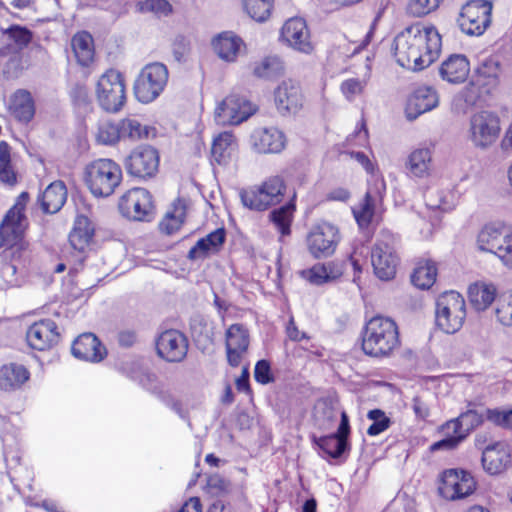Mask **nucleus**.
Returning a JSON list of instances; mask_svg holds the SVG:
<instances>
[{
  "instance_id": "f257e3e1",
  "label": "nucleus",
  "mask_w": 512,
  "mask_h": 512,
  "mask_svg": "<svg viewBox=\"0 0 512 512\" xmlns=\"http://www.w3.org/2000/svg\"><path fill=\"white\" fill-rule=\"evenodd\" d=\"M397 63L412 71H421L431 65L441 49V37L433 26L411 25L394 39Z\"/></svg>"
},
{
  "instance_id": "f03ea898",
  "label": "nucleus",
  "mask_w": 512,
  "mask_h": 512,
  "mask_svg": "<svg viewBox=\"0 0 512 512\" xmlns=\"http://www.w3.org/2000/svg\"><path fill=\"white\" fill-rule=\"evenodd\" d=\"M400 344L398 327L388 317L375 316L365 326L362 349L373 357L388 356Z\"/></svg>"
},
{
  "instance_id": "7ed1b4c3",
  "label": "nucleus",
  "mask_w": 512,
  "mask_h": 512,
  "mask_svg": "<svg viewBox=\"0 0 512 512\" xmlns=\"http://www.w3.org/2000/svg\"><path fill=\"white\" fill-rule=\"evenodd\" d=\"M29 201V194L22 192L14 205L7 211L0 225V248L6 247V257L14 258L15 252L24 248V234L28 227L25 209Z\"/></svg>"
},
{
  "instance_id": "20e7f679",
  "label": "nucleus",
  "mask_w": 512,
  "mask_h": 512,
  "mask_svg": "<svg viewBox=\"0 0 512 512\" xmlns=\"http://www.w3.org/2000/svg\"><path fill=\"white\" fill-rule=\"evenodd\" d=\"M355 159L369 174L368 188L362 203L353 208V215L360 227H366L372 220L375 207L382 201L386 190L383 177L378 173L374 164L363 152H351Z\"/></svg>"
},
{
  "instance_id": "39448f33",
  "label": "nucleus",
  "mask_w": 512,
  "mask_h": 512,
  "mask_svg": "<svg viewBox=\"0 0 512 512\" xmlns=\"http://www.w3.org/2000/svg\"><path fill=\"white\" fill-rule=\"evenodd\" d=\"M84 180L93 196L106 198L120 185L122 169L111 159H98L86 166Z\"/></svg>"
},
{
  "instance_id": "423d86ee",
  "label": "nucleus",
  "mask_w": 512,
  "mask_h": 512,
  "mask_svg": "<svg viewBox=\"0 0 512 512\" xmlns=\"http://www.w3.org/2000/svg\"><path fill=\"white\" fill-rule=\"evenodd\" d=\"M466 302L456 291L440 294L435 303V324L443 332L454 334L459 331L466 319Z\"/></svg>"
},
{
  "instance_id": "0eeeda50",
  "label": "nucleus",
  "mask_w": 512,
  "mask_h": 512,
  "mask_svg": "<svg viewBox=\"0 0 512 512\" xmlns=\"http://www.w3.org/2000/svg\"><path fill=\"white\" fill-rule=\"evenodd\" d=\"M397 239L389 231H381L371 249V264L380 280L394 278L399 263L396 252Z\"/></svg>"
},
{
  "instance_id": "6e6552de",
  "label": "nucleus",
  "mask_w": 512,
  "mask_h": 512,
  "mask_svg": "<svg viewBox=\"0 0 512 512\" xmlns=\"http://www.w3.org/2000/svg\"><path fill=\"white\" fill-rule=\"evenodd\" d=\"M339 242V229L327 221H321L313 225L305 236L306 249L314 259H324L332 256Z\"/></svg>"
},
{
  "instance_id": "1a4fd4ad",
  "label": "nucleus",
  "mask_w": 512,
  "mask_h": 512,
  "mask_svg": "<svg viewBox=\"0 0 512 512\" xmlns=\"http://www.w3.org/2000/svg\"><path fill=\"white\" fill-rule=\"evenodd\" d=\"M168 81V69L159 62L147 64L136 79V98L142 103L154 101L164 90Z\"/></svg>"
},
{
  "instance_id": "9d476101",
  "label": "nucleus",
  "mask_w": 512,
  "mask_h": 512,
  "mask_svg": "<svg viewBox=\"0 0 512 512\" xmlns=\"http://www.w3.org/2000/svg\"><path fill=\"white\" fill-rule=\"evenodd\" d=\"M492 3L487 0H469L461 8L458 24L470 36H480L491 24Z\"/></svg>"
},
{
  "instance_id": "9b49d317",
  "label": "nucleus",
  "mask_w": 512,
  "mask_h": 512,
  "mask_svg": "<svg viewBox=\"0 0 512 512\" xmlns=\"http://www.w3.org/2000/svg\"><path fill=\"white\" fill-rule=\"evenodd\" d=\"M97 99L108 112H117L123 106L126 95L122 75L116 70H108L97 82Z\"/></svg>"
},
{
  "instance_id": "f8f14e48",
  "label": "nucleus",
  "mask_w": 512,
  "mask_h": 512,
  "mask_svg": "<svg viewBox=\"0 0 512 512\" xmlns=\"http://www.w3.org/2000/svg\"><path fill=\"white\" fill-rule=\"evenodd\" d=\"M257 111L256 105L238 94L227 96L215 109L217 125L237 126L249 119Z\"/></svg>"
},
{
  "instance_id": "ddd939ff",
  "label": "nucleus",
  "mask_w": 512,
  "mask_h": 512,
  "mask_svg": "<svg viewBox=\"0 0 512 512\" xmlns=\"http://www.w3.org/2000/svg\"><path fill=\"white\" fill-rule=\"evenodd\" d=\"M475 488L476 482L469 472L449 469L442 473L438 491L447 500H457L471 495Z\"/></svg>"
},
{
  "instance_id": "4468645a",
  "label": "nucleus",
  "mask_w": 512,
  "mask_h": 512,
  "mask_svg": "<svg viewBox=\"0 0 512 512\" xmlns=\"http://www.w3.org/2000/svg\"><path fill=\"white\" fill-rule=\"evenodd\" d=\"M152 208L151 195L144 188H133L127 191L119 201L121 214L135 221L149 220Z\"/></svg>"
},
{
  "instance_id": "2eb2a0df",
  "label": "nucleus",
  "mask_w": 512,
  "mask_h": 512,
  "mask_svg": "<svg viewBox=\"0 0 512 512\" xmlns=\"http://www.w3.org/2000/svg\"><path fill=\"white\" fill-rule=\"evenodd\" d=\"M127 172L139 178H151L158 171L159 155L151 146H140L133 150L125 160Z\"/></svg>"
},
{
  "instance_id": "dca6fc26",
  "label": "nucleus",
  "mask_w": 512,
  "mask_h": 512,
  "mask_svg": "<svg viewBox=\"0 0 512 512\" xmlns=\"http://www.w3.org/2000/svg\"><path fill=\"white\" fill-rule=\"evenodd\" d=\"M250 334L243 324H232L225 332L227 361L230 366L238 367L248 352Z\"/></svg>"
},
{
  "instance_id": "f3484780",
  "label": "nucleus",
  "mask_w": 512,
  "mask_h": 512,
  "mask_svg": "<svg viewBox=\"0 0 512 512\" xmlns=\"http://www.w3.org/2000/svg\"><path fill=\"white\" fill-rule=\"evenodd\" d=\"M156 349L158 355L168 362H179L187 354L188 344L186 337L178 330L163 331L157 338Z\"/></svg>"
},
{
  "instance_id": "a211bd4d",
  "label": "nucleus",
  "mask_w": 512,
  "mask_h": 512,
  "mask_svg": "<svg viewBox=\"0 0 512 512\" xmlns=\"http://www.w3.org/2000/svg\"><path fill=\"white\" fill-rule=\"evenodd\" d=\"M280 38L299 52L309 54L313 50L306 22L302 18L288 19L281 29Z\"/></svg>"
},
{
  "instance_id": "6ab92c4d",
  "label": "nucleus",
  "mask_w": 512,
  "mask_h": 512,
  "mask_svg": "<svg viewBox=\"0 0 512 512\" xmlns=\"http://www.w3.org/2000/svg\"><path fill=\"white\" fill-rule=\"evenodd\" d=\"M60 334L53 320L44 319L33 323L26 332L28 345L39 351L52 348L59 341Z\"/></svg>"
},
{
  "instance_id": "aec40b11",
  "label": "nucleus",
  "mask_w": 512,
  "mask_h": 512,
  "mask_svg": "<svg viewBox=\"0 0 512 512\" xmlns=\"http://www.w3.org/2000/svg\"><path fill=\"white\" fill-rule=\"evenodd\" d=\"M511 464V449L504 442L488 445L482 452V465L490 475L505 471Z\"/></svg>"
},
{
  "instance_id": "412c9836",
  "label": "nucleus",
  "mask_w": 512,
  "mask_h": 512,
  "mask_svg": "<svg viewBox=\"0 0 512 512\" xmlns=\"http://www.w3.org/2000/svg\"><path fill=\"white\" fill-rule=\"evenodd\" d=\"M275 103L282 115L295 114L303 105L300 86L291 80L283 81L275 90Z\"/></svg>"
},
{
  "instance_id": "4be33fe9",
  "label": "nucleus",
  "mask_w": 512,
  "mask_h": 512,
  "mask_svg": "<svg viewBox=\"0 0 512 512\" xmlns=\"http://www.w3.org/2000/svg\"><path fill=\"white\" fill-rule=\"evenodd\" d=\"M439 104V96L437 91L431 86H420L408 100L407 118L412 120L419 115L431 111Z\"/></svg>"
},
{
  "instance_id": "5701e85b",
  "label": "nucleus",
  "mask_w": 512,
  "mask_h": 512,
  "mask_svg": "<svg viewBox=\"0 0 512 512\" xmlns=\"http://www.w3.org/2000/svg\"><path fill=\"white\" fill-rule=\"evenodd\" d=\"M250 145L257 153H279L286 145L282 130H253Z\"/></svg>"
},
{
  "instance_id": "b1692460",
  "label": "nucleus",
  "mask_w": 512,
  "mask_h": 512,
  "mask_svg": "<svg viewBox=\"0 0 512 512\" xmlns=\"http://www.w3.org/2000/svg\"><path fill=\"white\" fill-rule=\"evenodd\" d=\"M149 130H96L95 140L103 146H115L117 144L128 148L137 141L148 138Z\"/></svg>"
},
{
  "instance_id": "393cba45",
  "label": "nucleus",
  "mask_w": 512,
  "mask_h": 512,
  "mask_svg": "<svg viewBox=\"0 0 512 512\" xmlns=\"http://www.w3.org/2000/svg\"><path fill=\"white\" fill-rule=\"evenodd\" d=\"M72 354L80 360L99 362L106 355V349L94 334L84 333L73 342Z\"/></svg>"
},
{
  "instance_id": "a878e982",
  "label": "nucleus",
  "mask_w": 512,
  "mask_h": 512,
  "mask_svg": "<svg viewBox=\"0 0 512 512\" xmlns=\"http://www.w3.org/2000/svg\"><path fill=\"white\" fill-rule=\"evenodd\" d=\"M432 167V150L428 147L414 149L405 162V171L410 178H427L432 172Z\"/></svg>"
},
{
  "instance_id": "bb28decb",
  "label": "nucleus",
  "mask_w": 512,
  "mask_h": 512,
  "mask_svg": "<svg viewBox=\"0 0 512 512\" xmlns=\"http://www.w3.org/2000/svg\"><path fill=\"white\" fill-rule=\"evenodd\" d=\"M212 47L220 59L234 62L244 47V41L234 32L224 31L213 38Z\"/></svg>"
},
{
  "instance_id": "cd10ccee",
  "label": "nucleus",
  "mask_w": 512,
  "mask_h": 512,
  "mask_svg": "<svg viewBox=\"0 0 512 512\" xmlns=\"http://www.w3.org/2000/svg\"><path fill=\"white\" fill-rule=\"evenodd\" d=\"M470 64L463 54H452L439 67L440 77L449 83H463L469 74Z\"/></svg>"
},
{
  "instance_id": "c85d7f7f",
  "label": "nucleus",
  "mask_w": 512,
  "mask_h": 512,
  "mask_svg": "<svg viewBox=\"0 0 512 512\" xmlns=\"http://www.w3.org/2000/svg\"><path fill=\"white\" fill-rule=\"evenodd\" d=\"M459 201L454 188L431 189L425 194L426 209L433 214L453 210Z\"/></svg>"
},
{
  "instance_id": "c756f323",
  "label": "nucleus",
  "mask_w": 512,
  "mask_h": 512,
  "mask_svg": "<svg viewBox=\"0 0 512 512\" xmlns=\"http://www.w3.org/2000/svg\"><path fill=\"white\" fill-rule=\"evenodd\" d=\"M498 293L497 286L486 280H479L470 284L468 298L477 311H485L495 301Z\"/></svg>"
},
{
  "instance_id": "7c9ffc66",
  "label": "nucleus",
  "mask_w": 512,
  "mask_h": 512,
  "mask_svg": "<svg viewBox=\"0 0 512 512\" xmlns=\"http://www.w3.org/2000/svg\"><path fill=\"white\" fill-rule=\"evenodd\" d=\"M485 410L483 408H470L461 413L457 418L447 421L444 424V428L446 430L452 429L453 433L463 434L465 439L472 430L484 422L486 419Z\"/></svg>"
},
{
  "instance_id": "2f4dec72",
  "label": "nucleus",
  "mask_w": 512,
  "mask_h": 512,
  "mask_svg": "<svg viewBox=\"0 0 512 512\" xmlns=\"http://www.w3.org/2000/svg\"><path fill=\"white\" fill-rule=\"evenodd\" d=\"M93 235L94 228L90 220L84 215H79L75 219L74 227L69 234V243L75 251L83 253L89 246Z\"/></svg>"
},
{
  "instance_id": "473e14b6",
  "label": "nucleus",
  "mask_w": 512,
  "mask_h": 512,
  "mask_svg": "<svg viewBox=\"0 0 512 512\" xmlns=\"http://www.w3.org/2000/svg\"><path fill=\"white\" fill-rule=\"evenodd\" d=\"M30 373L25 366L16 363L5 364L0 368V389L13 391L20 388Z\"/></svg>"
},
{
  "instance_id": "72a5a7b5",
  "label": "nucleus",
  "mask_w": 512,
  "mask_h": 512,
  "mask_svg": "<svg viewBox=\"0 0 512 512\" xmlns=\"http://www.w3.org/2000/svg\"><path fill=\"white\" fill-rule=\"evenodd\" d=\"M66 199V186L62 181H55L44 190L39 201L43 212L53 214L62 208Z\"/></svg>"
},
{
  "instance_id": "f704fd0d",
  "label": "nucleus",
  "mask_w": 512,
  "mask_h": 512,
  "mask_svg": "<svg viewBox=\"0 0 512 512\" xmlns=\"http://www.w3.org/2000/svg\"><path fill=\"white\" fill-rule=\"evenodd\" d=\"M225 241V231L217 229L206 237L199 239L196 244L190 249L188 257L191 260L203 259L210 253H215L219 250Z\"/></svg>"
},
{
  "instance_id": "c9c22d12",
  "label": "nucleus",
  "mask_w": 512,
  "mask_h": 512,
  "mask_svg": "<svg viewBox=\"0 0 512 512\" xmlns=\"http://www.w3.org/2000/svg\"><path fill=\"white\" fill-rule=\"evenodd\" d=\"M225 241V231L217 229L206 237L199 239L196 244L190 249L188 257L191 260L203 259L210 253H215L219 250Z\"/></svg>"
},
{
  "instance_id": "e433bc0d",
  "label": "nucleus",
  "mask_w": 512,
  "mask_h": 512,
  "mask_svg": "<svg viewBox=\"0 0 512 512\" xmlns=\"http://www.w3.org/2000/svg\"><path fill=\"white\" fill-rule=\"evenodd\" d=\"M225 241V231L217 229L206 237L199 239L196 244L190 249L188 257L191 260L203 259L210 253H215L219 250Z\"/></svg>"
},
{
  "instance_id": "4c0bfd02",
  "label": "nucleus",
  "mask_w": 512,
  "mask_h": 512,
  "mask_svg": "<svg viewBox=\"0 0 512 512\" xmlns=\"http://www.w3.org/2000/svg\"><path fill=\"white\" fill-rule=\"evenodd\" d=\"M236 148V139L231 130H224L213 138L211 154L218 164H226Z\"/></svg>"
},
{
  "instance_id": "58836bf2",
  "label": "nucleus",
  "mask_w": 512,
  "mask_h": 512,
  "mask_svg": "<svg viewBox=\"0 0 512 512\" xmlns=\"http://www.w3.org/2000/svg\"><path fill=\"white\" fill-rule=\"evenodd\" d=\"M300 276L312 285H322L341 275L332 263H316L311 268L300 271Z\"/></svg>"
},
{
  "instance_id": "ea45409f",
  "label": "nucleus",
  "mask_w": 512,
  "mask_h": 512,
  "mask_svg": "<svg viewBox=\"0 0 512 512\" xmlns=\"http://www.w3.org/2000/svg\"><path fill=\"white\" fill-rule=\"evenodd\" d=\"M71 47L79 65L88 67L93 62V38L88 32L76 33L71 40Z\"/></svg>"
},
{
  "instance_id": "a19ab883",
  "label": "nucleus",
  "mask_w": 512,
  "mask_h": 512,
  "mask_svg": "<svg viewBox=\"0 0 512 512\" xmlns=\"http://www.w3.org/2000/svg\"><path fill=\"white\" fill-rule=\"evenodd\" d=\"M10 109L20 122H29L34 114L35 107L31 94L26 90H18L11 97Z\"/></svg>"
},
{
  "instance_id": "79ce46f5",
  "label": "nucleus",
  "mask_w": 512,
  "mask_h": 512,
  "mask_svg": "<svg viewBox=\"0 0 512 512\" xmlns=\"http://www.w3.org/2000/svg\"><path fill=\"white\" fill-rule=\"evenodd\" d=\"M506 227L502 223H490L485 225L477 237V245L481 251L495 254L499 249V238H501Z\"/></svg>"
},
{
  "instance_id": "37998d69",
  "label": "nucleus",
  "mask_w": 512,
  "mask_h": 512,
  "mask_svg": "<svg viewBox=\"0 0 512 512\" xmlns=\"http://www.w3.org/2000/svg\"><path fill=\"white\" fill-rule=\"evenodd\" d=\"M4 34L15 44V51H21L32 41L33 33L25 26L13 24L8 27ZM14 51L10 45L0 48V56H7Z\"/></svg>"
},
{
  "instance_id": "c03bdc74",
  "label": "nucleus",
  "mask_w": 512,
  "mask_h": 512,
  "mask_svg": "<svg viewBox=\"0 0 512 512\" xmlns=\"http://www.w3.org/2000/svg\"><path fill=\"white\" fill-rule=\"evenodd\" d=\"M186 202L183 199H177L172 203L171 209L167 211L165 217L160 222V229L173 234L182 226L186 217Z\"/></svg>"
},
{
  "instance_id": "a18cd8bd",
  "label": "nucleus",
  "mask_w": 512,
  "mask_h": 512,
  "mask_svg": "<svg viewBox=\"0 0 512 512\" xmlns=\"http://www.w3.org/2000/svg\"><path fill=\"white\" fill-rule=\"evenodd\" d=\"M18 182V171L11 160V153L9 145L0 142V184L13 187Z\"/></svg>"
},
{
  "instance_id": "49530a36",
  "label": "nucleus",
  "mask_w": 512,
  "mask_h": 512,
  "mask_svg": "<svg viewBox=\"0 0 512 512\" xmlns=\"http://www.w3.org/2000/svg\"><path fill=\"white\" fill-rule=\"evenodd\" d=\"M437 267L431 260H420L411 275L412 283L422 289H429L435 283Z\"/></svg>"
},
{
  "instance_id": "de8ad7c7",
  "label": "nucleus",
  "mask_w": 512,
  "mask_h": 512,
  "mask_svg": "<svg viewBox=\"0 0 512 512\" xmlns=\"http://www.w3.org/2000/svg\"><path fill=\"white\" fill-rule=\"evenodd\" d=\"M284 71L283 61L278 56H268L256 63L253 69L258 78L273 79L282 75Z\"/></svg>"
},
{
  "instance_id": "09e8293b",
  "label": "nucleus",
  "mask_w": 512,
  "mask_h": 512,
  "mask_svg": "<svg viewBox=\"0 0 512 512\" xmlns=\"http://www.w3.org/2000/svg\"><path fill=\"white\" fill-rule=\"evenodd\" d=\"M320 450L332 458L340 457L347 448V440L332 434L315 440Z\"/></svg>"
},
{
  "instance_id": "8fccbe9b",
  "label": "nucleus",
  "mask_w": 512,
  "mask_h": 512,
  "mask_svg": "<svg viewBox=\"0 0 512 512\" xmlns=\"http://www.w3.org/2000/svg\"><path fill=\"white\" fill-rule=\"evenodd\" d=\"M246 13L257 22L267 20L273 7V0H242Z\"/></svg>"
},
{
  "instance_id": "3c124183",
  "label": "nucleus",
  "mask_w": 512,
  "mask_h": 512,
  "mask_svg": "<svg viewBox=\"0 0 512 512\" xmlns=\"http://www.w3.org/2000/svg\"><path fill=\"white\" fill-rule=\"evenodd\" d=\"M240 199L242 204L251 210L263 211L270 207L260 187L241 190Z\"/></svg>"
},
{
  "instance_id": "603ef678",
  "label": "nucleus",
  "mask_w": 512,
  "mask_h": 512,
  "mask_svg": "<svg viewBox=\"0 0 512 512\" xmlns=\"http://www.w3.org/2000/svg\"><path fill=\"white\" fill-rule=\"evenodd\" d=\"M294 205L286 204L271 212L270 218L282 236L290 234Z\"/></svg>"
},
{
  "instance_id": "864d4df0",
  "label": "nucleus",
  "mask_w": 512,
  "mask_h": 512,
  "mask_svg": "<svg viewBox=\"0 0 512 512\" xmlns=\"http://www.w3.org/2000/svg\"><path fill=\"white\" fill-rule=\"evenodd\" d=\"M441 222L440 213L433 214L426 209L425 214H419L414 221L415 228L419 230V234L423 239H428L432 236L435 229Z\"/></svg>"
},
{
  "instance_id": "5fc2aeb1",
  "label": "nucleus",
  "mask_w": 512,
  "mask_h": 512,
  "mask_svg": "<svg viewBox=\"0 0 512 512\" xmlns=\"http://www.w3.org/2000/svg\"><path fill=\"white\" fill-rule=\"evenodd\" d=\"M259 187L270 206L281 201L285 185L280 177L269 178Z\"/></svg>"
},
{
  "instance_id": "6e6d98bb",
  "label": "nucleus",
  "mask_w": 512,
  "mask_h": 512,
  "mask_svg": "<svg viewBox=\"0 0 512 512\" xmlns=\"http://www.w3.org/2000/svg\"><path fill=\"white\" fill-rule=\"evenodd\" d=\"M367 417L372 421V424L367 429L369 436H377L386 431L391 425L390 418L380 409L370 410Z\"/></svg>"
},
{
  "instance_id": "4d7b16f0",
  "label": "nucleus",
  "mask_w": 512,
  "mask_h": 512,
  "mask_svg": "<svg viewBox=\"0 0 512 512\" xmlns=\"http://www.w3.org/2000/svg\"><path fill=\"white\" fill-rule=\"evenodd\" d=\"M501 125L505 123L496 113L483 110L472 116L470 128H500Z\"/></svg>"
},
{
  "instance_id": "13d9d810",
  "label": "nucleus",
  "mask_w": 512,
  "mask_h": 512,
  "mask_svg": "<svg viewBox=\"0 0 512 512\" xmlns=\"http://www.w3.org/2000/svg\"><path fill=\"white\" fill-rule=\"evenodd\" d=\"M441 432L445 437L430 446V450L432 452L439 450H453L464 440L463 434L453 433L452 429L446 430L444 428V424L441 426Z\"/></svg>"
},
{
  "instance_id": "bf43d9fd",
  "label": "nucleus",
  "mask_w": 512,
  "mask_h": 512,
  "mask_svg": "<svg viewBox=\"0 0 512 512\" xmlns=\"http://www.w3.org/2000/svg\"><path fill=\"white\" fill-rule=\"evenodd\" d=\"M495 313L502 325L512 326V292L499 298Z\"/></svg>"
},
{
  "instance_id": "052dcab7",
  "label": "nucleus",
  "mask_w": 512,
  "mask_h": 512,
  "mask_svg": "<svg viewBox=\"0 0 512 512\" xmlns=\"http://www.w3.org/2000/svg\"><path fill=\"white\" fill-rule=\"evenodd\" d=\"M486 420L496 426L512 429V409H486Z\"/></svg>"
},
{
  "instance_id": "680f3d73",
  "label": "nucleus",
  "mask_w": 512,
  "mask_h": 512,
  "mask_svg": "<svg viewBox=\"0 0 512 512\" xmlns=\"http://www.w3.org/2000/svg\"><path fill=\"white\" fill-rule=\"evenodd\" d=\"M499 249H496L495 255L509 267H512V233L506 228L501 238H499Z\"/></svg>"
},
{
  "instance_id": "e2e57ef3",
  "label": "nucleus",
  "mask_w": 512,
  "mask_h": 512,
  "mask_svg": "<svg viewBox=\"0 0 512 512\" xmlns=\"http://www.w3.org/2000/svg\"><path fill=\"white\" fill-rule=\"evenodd\" d=\"M366 85L365 81H361L358 78H350L344 80L340 85V90L343 96L350 102L354 101L357 96L361 95L364 87Z\"/></svg>"
},
{
  "instance_id": "0e129e2a",
  "label": "nucleus",
  "mask_w": 512,
  "mask_h": 512,
  "mask_svg": "<svg viewBox=\"0 0 512 512\" xmlns=\"http://www.w3.org/2000/svg\"><path fill=\"white\" fill-rule=\"evenodd\" d=\"M500 130H472L471 140L479 148H487L499 138Z\"/></svg>"
},
{
  "instance_id": "69168bd1",
  "label": "nucleus",
  "mask_w": 512,
  "mask_h": 512,
  "mask_svg": "<svg viewBox=\"0 0 512 512\" xmlns=\"http://www.w3.org/2000/svg\"><path fill=\"white\" fill-rule=\"evenodd\" d=\"M441 0H411L408 11L413 16L422 17L434 11Z\"/></svg>"
},
{
  "instance_id": "338daca9",
  "label": "nucleus",
  "mask_w": 512,
  "mask_h": 512,
  "mask_svg": "<svg viewBox=\"0 0 512 512\" xmlns=\"http://www.w3.org/2000/svg\"><path fill=\"white\" fill-rule=\"evenodd\" d=\"M139 10L167 16L172 12V5L167 0H144L139 3Z\"/></svg>"
},
{
  "instance_id": "774afa93",
  "label": "nucleus",
  "mask_w": 512,
  "mask_h": 512,
  "mask_svg": "<svg viewBox=\"0 0 512 512\" xmlns=\"http://www.w3.org/2000/svg\"><path fill=\"white\" fill-rule=\"evenodd\" d=\"M254 378L260 384H268L273 381L270 364L266 360H259L254 369Z\"/></svg>"
}]
</instances>
